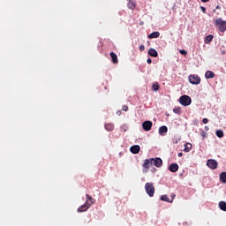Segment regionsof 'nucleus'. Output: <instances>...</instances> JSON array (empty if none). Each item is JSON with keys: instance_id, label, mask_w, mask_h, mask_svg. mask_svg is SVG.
I'll return each mask as SVG.
<instances>
[{"instance_id": "f257e3e1", "label": "nucleus", "mask_w": 226, "mask_h": 226, "mask_svg": "<svg viewBox=\"0 0 226 226\" xmlns=\"http://www.w3.org/2000/svg\"><path fill=\"white\" fill-rule=\"evenodd\" d=\"M215 26L219 29L221 33H225L226 31V21L222 18H218L215 21Z\"/></svg>"}, {"instance_id": "f03ea898", "label": "nucleus", "mask_w": 226, "mask_h": 226, "mask_svg": "<svg viewBox=\"0 0 226 226\" xmlns=\"http://www.w3.org/2000/svg\"><path fill=\"white\" fill-rule=\"evenodd\" d=\"M145 190L148 196L150 197L154 196V185H153V183H147L145 185Z\"/></svg>"}, {"instance_id": "7ed1b4c3", "label": "nucleus", "mask_w": 226, "mask_h": 226, "mask_svg": "<svg viewBox=\"0 0 226 226\" xmlns=\"http://www.w3.org/2000/svg\"><path fill=\"white\" fill-rule=\"evenodd\" d=\"M179 102L181 105H184V107H188V105H192V98L188 95H182L179 98Z\"/></svg>"}, {"instance_id": "20e7f679", "label": "nucleus", "mask_w": 226, "mask_h": 226, "mask_svg": "<svg viewBox=\"0 0 226 226\" xmlns=\"http://www.w3.org/2000/svg\"><path fill=\"white\" fill-rule=\"evenodd\" d=\"M189 82L190 84H193L197 86L200 84V77H199V75H196V74H191L189 76Z\"/></svg>"}, {"instance_id": "39448f33", "label": "nucleus", "mask_w": 226, "mask_h": 226, "mask_svg": "<svg viewBox=\"0 0 226 226\" xmlns=\"http://www.w3.org/2000/svg\"><path fill=\"white\" fill-rule=\"evenodd\" d=\"M150 165H154V167L160 168L163 165V161L160 158L150 159Z\"/></svg>"}, {"instance_id": "423d86ee", "label": "nucleus", "mask_w": 226, "mask_h": 226, "mask_svg": "<svg viewBox=\"0 0 226 226\" xmlns=\"http://www.w3.org/2000/svg\"><path fill=\"white\" fill-rule=\"evenodd\" d=\"M207 165L209 167V169L215 170V169L218 168V162H216L215 159H209L207 162Z\"/></svg>"}, {"instance_id": "0eeeda50", "label": "nucleus", "mask_w": 226, "mask_h": 226, "mask_svg": "<svg viewBox=\"0 0 226 226\" xmlns=\"http://www.w3.org/2000/svg\"><path fill=\"white\" fill-rule=\"evenodd\" d=\"M142 128L145 132L151 131V128H153V122H151L149 120L143 122Z\"/></svg>"}, {"instance_id": "6e6552de", "label": "nucleus", "mask_w": 226, "mask_h": 226, "mask_svg": "<svg viewBox=\"0 0 226 226\" xmlns=\"http://www.w3.org/2000/svg\"><path fill=\"white\" fill-rule=\"evenodd\" d=\"M91 207V203L86 201L84 205L78 208V213H84V211H87Z\"/></svg>"}, {"instance_id": "1a4fd4ad", "label": "nucleus", "mask_w": 226, "mask_h": 226, "mask_svg": "<svg viewBox=\"0 0 226 226\" xmlns=\"http://www.w3.org/2000/svg\"><path fill=\"white\" fill-rule=\"evenodd\" d=\"M130 151L133 154H139V153H140V146L134 145V146L131 147Z\"/></svg>"}, {"instance_id": "9d476101", "label": "nucleus", "mask_w": 226, "mask_h": 226, "mask_svg": "<svg viewBox=\"0 0 226 226\" xmlns=\"http://www.w3.org/2000/svg\"><path fill=\"white\" fill-rule=\"evenodd\" d=\"M169 170H170V172H177V170H179V165H177V163H172L170 165Z\"/></svg>"}, {"instance_id": "9b49d317", "label": "nucleus", "mask_w": 226, "mask_h": 226, "mask_svg": "<svg viewBox=\"0 0 226 226\" xmlns=\"http://www.w3.org/2000/svg\"><path fill=\"white\" fill-rule=\"evenodd\" d=\"M109 56H110V57H111V59H112V63L114 64H117V63H119V60L117 59V55H116V53H114V52H110L109 53Z\"/></svg>"}, {"instance_id": "f8f14e48", "label": "nucleus", "mask_w": 226, "mask_h": 226, "mask_svg": "<svg viewBox=\"0 0 226 226\" xmlns=\"http://www.w3.org/2000/svg\"><path fill=\"white\" fill-rule=\"evenodd\" d=\"M167 132H169V128H167L165 125L159 128V135H165L164 133H167Z\"/></svg>"}, {"instance_id": "ddd939ff", "label": "nucleus", "mask_w": 226, "mask_h": 226, "mask_svg": "<svg viewBox=\"0 0 226 226\" xmlns=\"http://www.w3.org/2000/svg\"><path fill=\"white\" fill-rule=\"evenodd\" d=\"M148 56H151L152 57H158V51L154 49H150L148 50Z\"/></svg>"}, {"instance_id": "4468645a", "label": "nucleus", "mask_w": 226, "mask_h": 226, "mask_svg": "<svg viewBox=\"0 0 226 226\" xmlns=\"http://www.w3.org/2000/svg\"><path fill=\"white\" fill-rule=\"evenodd\" d=\"M149 40H153V38H160V32H154L147 35Z\"/></svg>"}, {"instance_id": "2eb2a0df", "label": "nucleus", "mask_w": 226, "mask_h": 226, "mask_svg": "<svg viewBox=\"0 0 226 226\" xmlns=\"http://www.w3.org/2000/svg\"><path fill=\"white\" fill-rule=\"evenodd\" d=\"M128 4H127V7L130 9V10H135L136 6H137V4H135L134 1H132V0H128Z\"/></svg>"}, {"instance_id": "dca6fc26", "label": "nucleus", "mask_w": 226, "mask_h": 226, "mask_svg": "<svg viewBox=\"0 0 226 226\" xmlns=\"http://www.w3.org/2000/svg\"><path fill=\"white\" fill-rule=\"evenodd\" d=\"M161 200H162L163 202H169L170 204H172V200L169 199V196H167V194L162 195Z\"/></svg>"}, {"instance_id": "f3484780", "label": "nucleus", "mask_w": 226, "mask_h": 226, "mask_svg": "<svg viewBox=\"0 0 226 226\" xmlns=\"http://www.w3.org/2000/svg\"><path fill=\"white\" fill-rule=\"evenodd\" d=\"M205 77H206V79H215V72H213L211 71H207L205 73Z\"/></svg>"}, {"instance_id": "a211bd4d", "label": "nucleus", "mask_w": 226, "mask_h": 226, "mask_svg": "<svg viewBox=\"0 0 226 226\" xmlns=\"http://www.w3.org/2000/svg\"><path fill=\"white\" fill-rule=\"evenodd\" d=\"M105 130H107V132H113L114 131V124H105Z\"/></svg>"}, {"instance_id": "6ab92c4d", "label": "nucleus", "mask_w": 226, "mask_h": 226, "mask_svg": "<svg viewBox=\"0 0 226 226\" xmlns=\"http://www.w3.org/2000/svg\"><path fill=\"white\" fill-rule=\"evenodd\" d=\"M86 202H89L90 206L94 202V199H93L89 194H86Z\"/></svg>"}, {"instance_id": "aec40b11", "label": "nucleus", "mask_w": 226, "mask_h": 226, "mask_svg": "<svg viewBox=\"0 0 226 226\" xmlns=\"http://www.w3.org/2000/svg\"><path fill=\"white\" fill-rule=\"evenodd\" d=\"M219 207L222 211H226V202L225 201H220L219 202Z\"/></svg>"}, {"instance_id": "412c9836", "label": "nucleus", "mask_w": 226, "mask_h": 226, "mask_svg": "<svg viewBox=\"0 0 226 226\" xmlns=\"http://www.w3.org/2000/svg\"><path fill=\"white\" fill-rule=\"evenodd\" d=\"M184 151L185 153H190V151H192V144L191 143L185 144Z\"/></svg>"}, {"instance_id": "4be33fe9", "label": "nucleus", "mask_w": 226, "mask_h": 226, "mask_svg": "<svg viewBox=\"0 0 226 226\" xmlns=\"http://www.w3.org/2000/svg\"><path fill=\"white\" fill-rule=\"evenodd\" d=\"M149 163H151V160H149V159H146L145 161H144V163H143V168L144 169H149Z\"/></svg>"}, {"instance_id": "5701e85b", "label": "nucleus", "mask_w": 226, "mask_h": 226, "mask_svg": "<svg viewBox=\"0 0 226 226\" xmlns=\"http://www.w3.org/2000/svg\"><path fill=\"white\" fill-rule=\"evenodd\" d=\"M220 180L222 183H226V172H222L220 174Z\"/></svg>"}, {"instance_id": "b1692460", "label": "nucleus", "mask_w": 226, "mask_h": 226, "mask_svg": "<svg viewBox=\"0 0 226 226\" xmlns=\"http://www.w3.org/2000/svg\"><path fill=\"white\" fill-rule=\"evenodd\" d=\"M152 89L153 91H158L160 89V85L158 84V82L153 83Z\"/></svg>"}, {"instance_id": "393cba45", "label": "nucleus", "mask_w": 226, "mask_h": 226, "mask_svg": "<svg viewBox=\"0 0 226 226\" xmlns=\"http://www.w3.org/2000/svg\"><path fill=\"white\" fill-rule=\"evenodd\" d=\"M215 135H216V137H218L219 139H222V137H223V131H222V130H217L216 132H215Z\"/></svg>"}, {"instance_id": "a878e982", "label": "nucleus", "mask_w": 226, "mask_h": 226, "mask_svg": "<svg viewBox=\"0 0 226 226\" xmlns=\"http://www.w3.org/2000/svg\"><path fill=\"white\" fill-rule=\"evenodd\" d=\"M211 41H213V35L210 34L205 38V43H211Z\"/></svg>"}, {"instance_id": "bb28decb", "label": "nucleus", "mask_w": 226, "mask_h": 226, "mask_svg": "<svg viewBox=\"0 0 226 226\" xmlns=\"http://www.w3.org/2000/svg\"><path fill=\"white\" fill-rule=\"evenodd\" d=\"M173 112L175 114H181V108H179V107L174 108Z\"/></svg>"}, {"instance_id": "cd10ccee", "label": "nucleus", "mask_w": 226, "mask_h": 226, "mask_svg": "<svg viewBox=\"0 0 226 226\" xmlns=\"http://www.w3.org/2000/svg\"><path fill=\"white\" fill-rule=\"evenodd\" d=\"M139 49L140 52H144V50H146V46H144V44H142L139 47Z\"/></svg>"}, {"instance_id": "c85d7f7f", "label": "nucleus", "mask_w": 226, "mask_h": 226, "mask_svg": "<svg viewBox=\"0 0 226 226\" xmlns=\"http://www.w3.org/2000/svg\"><path fill=\"white\" fill-rule=\"evenodd\" d=\"M179 53L182 54V56H186V54H188V52L185 49H180Z\"/></svg>"}, {"instance_id": "c756f323", "label": "nucleus", "mask_w": 226, "mask_h": 226, "mask_svg": "<svg viewBox=\"0 0 226 226\" xmlns=\"http://www.w3.org/2000/svg\"><path fill=\"white\" fill-rule=\"evenodd\" d=\"M202 123H203L204 124H207V123H209V119H207V118H203Z\"/></svg>"}, {"instance_id": "7c9ffc66", "label": "nucleus", "mask_w": 226, "mask_h": 226, "mask_svg": "<svg viewBox=\"0 0 226 226\" xmlns=\"http://www.w3.org/2000/svg\"><path fill=\"white\" fill-rule=\"evenodd\" d=\"M123 110H124V112H127V110H128V106H127V105H124V106H123Z\"/></svg>"}, {"instance_id": "2f4dec72", "label": "nucleus", "mask_w": 226, "mask_h": 226, "mask_svg": "<svg viewBox=\"0 0 226 226\" xmlns=\"http://www.w3.org/2000/svg\"><path fill=\"white\" fill-rule=\"evenodd\" d=\"M200 10H201V11H202L203 13H206V7L201 6V7H200Z\"/></svg>"}, {"instance_id": "473e14b6", "label": "nucleus", "mask_w": 226, "mask_h": 226, "mask_svg": "<svg viewBox=\"0 0 226 226\" xmlns=\"http://www.w3.org/2000/svg\"><path fill=\"white\" fill-rule=\"evenodd\" d=\"M147 64H151V63H153V60H151V58H148V59L147 60Z\"/></svg>"}, {"instance_id": "72a5a7b5", "label": "nucleus", "mask_w": 226, "mask_h": 226, "mask_svg": "<svg viewBox=\"0 0 226 226\" xmlns=\"http://www.w3.org/2000/svg\"><path fill=\"white\" fill-rule=\"evenodd\" d=\"M176 198V194L171 195V200L174 202V199Z\"/></svg>"}, {"instance_id": "f704fd0d", "label": "nucleus", "mask_w": 226, "mask_h": 226, "mask_svg": "<svg viewBox=\"0 0 226 226\" xmlns=\"http://www.w3.org/2000/svg\"><path fill=\"white\" fill-rule=\"evenodd\" d=\"M215 10H222V7H220V5H217V6L215 7Z\"/></svg>"}, {"instance_id": "c9c22d12", "label": "nucleus", "mask_w": 226, "mask_h": 226, "mask_svg": "<svg viewBox=\"0 0 226 226\" xmlns=\"http://www.w3.org/2000/svg\"><path fill=\"white\" fill-rule=\"evenodd\" d=\"M183 156V153H178V158H181Z\"/></svg>"}, {"instance_id": "e433bc0d", "label": "nucleus", "mask_w": 226, "mask_h": 226, "mask_svg": "<svg viewBox=\"0 0 226 226\" xmlns=\"http://www.w3.org/2000/svg\"><path fill=\"white\" fill-rule=\"evenodd\" d=\"M202 3H207L209 0H201Z\"/></svg>"}, {"instance_id": "4c0bfd02", "label": "nucleus", "mask_w": 226, "mask_h": 226, "mask_svg": "<svg viewBox=\"0 0 226 226\" xmlns=\"http://www.w3.org/2000/svg\"><path fill=\"white\" fill-rule=\"evenodd\" d=\"M216 11V9L214 10V12Z\"/></svg>"}]
</instances>
